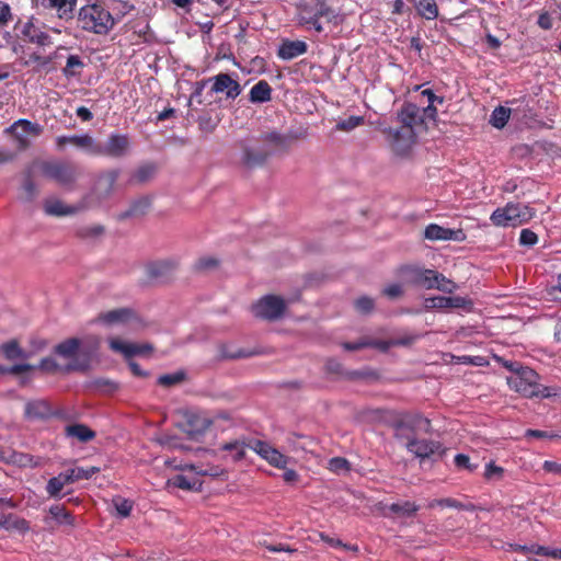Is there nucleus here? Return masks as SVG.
<instances>
[{
	"instance_id": "412c9836",
	"label": "nucleus",
	"mask_w": 561,
	"mask_h": 561,
	"mask_svg": "<svg viewBox=\"0 0 561 561\" xmlns=\"http://www.w3.org/2000/svg\"><path fill=\"white\" fill-rule=\"evenodd\" d=\"M425 305L427 308H436V309H465L471 306V301L465 297H444L437 296L427 298L425 300Z\"/></svg>"
},
{
	"instance_id": "7c9ffc66",
	"label": "nucleus",
	"mask_w": 561,
	"mask_h": 561,
	"mask_svg": "<svg viewBox=\"0 0 561 561\" xmlns=\"http://www.w3.org/2000/svg\"><path fill=\"white\" fill-rule=\"evenodd\" d=\"M81 341L77 337L68 339L55 347V353L64 358H72L79 351Z\"/></svg>"
},
{
	"instance_id": "8fccbe9b",
	"label": "nucleus",
	"mask_w": 561,
	"mask_h": 561,
	"mask_svg": "<svg viewBox=\"0 0 561 561\" xmlns=\"http://www.w3.org/2000/svg\"><path fill=\"white\" fill-rule=\"evenodd\" d=\"M355 308L360 313H369L375 307V301L370 297L363 296L355 300Z\"/></svg>"
},
{
	"instance_id": "1a4fd4ad",
	"label": "nucleus",
	"mask_w": 561,
	"mask_h": 561,
	"mask_svg": "<svg viewBox=\"0 0 561 561\" xmlns=\"http://www.w3.org/2000/svg\"><path fill=\"white\" fill-rule=\"evenodd\" d=\"M392 150L399 154L405 153L415 141V131L401 125L398 128L389 127L383 130Z\"/></svg>"
},
{
	"instance_id": "f03ea898",
	"label": "nucleus",
	"mask_w": 561,
	"mask_h": 561,
	"mask_svg": "<svg viewBox=\"0 0 561 561\" xmlns=\"http://www.w3.org/2000/svg\"><path fill=\"white\" fill-rule=\"evenodd\" d=\"M78 21L84 31L100 35L107 34L115 24L110 11L99 3L82 7L79 11Z\"/></svg>"
},
{
	"instance_id": "5701e85b",
	"label": "nucleus",
	"mask_w": 561,
	"mask_h": 561,
	"mask_svg": "<svg viewBox=\"0 0 561 561\" xmlns=\"http://www.w3.org/2000/svg\"><path fill=\"white\" fill-rule=\"evenodd\" d=\"M307 44L304 41H283L278 47L277 56L283 60H291L307 51Z\"/></svg>"
},
{
	"instance_id": "a19ab883",
	"label": "nucleus",
	"mask_w": 561,
	"mask_h": 561,
	"mask_svg": "<svg viewBox=\"0 0 561 561\" xmlns=\"http://www.w3.org/2000/svg\"><path fill=\"white\" fill-rule=\"evenodd\" d=\"M65 485H67V482H65L62 477L58 474L57 477H53L48 480L46 484V492L49 495V497L60 499L61 491Z\"/></svg>"
},
{
	"instance_id": "338daca9",
	"label": "nucleus",
	"mask_w": 561,
	"mask_h": 561,
	"mask_svg": "<svg viewBox=\"0 0 561 561\" xmlns=\"http://www.w3.org/2000/svg\"><path fill=\"white\" fill-rule=\"evenodd\" d=\"M12 18L11 8L7 2L0 1V24H7Z\"/></svg>"
},
{
	"instance_id": "a878e982",
	"label": "nucleus",
	"mask_w": 561,
	"mask_h": 561,
	"mask_svg": "<svg viewBox=\"0 0 561 561\" xmlns=\"http://www.w3.org/2000/svg\"><path fill=\"white\" fill-rule=\"evenodd\" d=\"M0 528L5 530H16L21 534H25L30 530V525L24 518L8 514L0 516Z\"/></svg>"
},
{
	"instance_id": "2f4dec72",
	"label": "nucleus",
	"mask_w": 561,
	"mask_h": 561,
	"mask_svg": "<svg viewBox=\"0 0 561 561\" xmlns=\"http://www.w3.org/2000/svg\"><path fill=\"white\" fill-rule=\"evenodd\" d=\"M417 13L426 20H435L438 16V8L435 0H414Z\"/></svg>"
},
{
	"instance_id": "aec40b11",
	"label": "nucleus",
	"mask_w": 561,
	"mask_h": 561,
	"mask_svg": "<svg viewBox=\"0 0 561 561\" xmlns=\"http://www.w3.org/2000/svg\"><path fill=\"white\" fill-rule=\"evenodd\" d=\"M424 237L428 240L463 241L466 239V234L461 229L454 230L436 224H431L425 228Z\"/></svg>"
},
{
	"instance_id": "c03bdc74",
	"label": "nucleus",
	"mask_w": 561,
	"mask_h": 561,
	"mask_svg": "<svg viewBox=\"0 0 561 561\" xmlns=\"http://www.w3.org/2000/svg\"><path fill=\"white\" fill-rule=\"evenodd\" d=\"M363 124H364L363 116H350L345 119H341L340 122H337L335 128H336V130H340V131H351Z\"/></svg>"
},
{
	"instance_id": "cd10ccee",
	"label": "nucleus",
	"mask_w": 561,
	"mask_h": 561,
	"mask_svg": "<svg viewBox=\"0 0 561 561\" xmlns=\"http://www.w3.org/2000/svg\"><path fill=\"white\" fill-rule=\"evenodd\" d=\"M272 88L267 81L261 80L250 90V101L252 103H265L271 100Z\"/></svg>"
},
{
	"instance_id": "49530a36",
	"label": "nucleus",
	"mask_w": 561,
	"mask_h": 561,
	"mask_svg": "<svg viewBox=\"0 0 561 561\" xmlns=\"http://www.w3.org/2000/svg\"><path fill=\"white\" fill-rule=\"evenodd\" d=\"M484 479L488 481H500L504 477V469L493 461L485 465Z\"/></svg>"
},
{
	"instance_id": "3c124183",
	"label": "nucleus",
	"mask_w": 561,
	"mask_h": 561,
	"mask_svg": "<svg viewBox=\"0 0 561 561\" xmlns=\"http://www.w3.org/2000/svg\"><path fill=\"white\" fill-rule=\"evenodd\" d=\"M317 18H324L327 21H332L335 18L334 11L322 1H316Z\"/></svg>"
},
{
	"instance_id": "f3484780",
	"label": "nucleus",
	"mask_w": 561,
	"mask_h": 561,
	"mask_svg": "<svg viewBox=\"0 0 561 561\" xmlns=\"http://www.w3.org/2000/svg\"><path fill=\"white\" fill-rule=\"evenodd\" d=\"M21 34L24 39L38 46H49L53 44L50 36L35 24L34 18H31L22 25Z\"/></svg>"
},
{
	"instance_id": "6e6d98bb",
	"label": "nucleus",
	"mask_w": 561,
	"mask_h": 561,
	"mask_svg": "<svg viewBox=\"0 0 561 561\" xmlns=\"http://www.w3.org/2000/svg\"><path fill=\"white\" fill-rule=\"evenodd\" d=\"M455 465L457 468L466 469L469 472H473L478 468L477 465H472L470 462V458L465 454H458L455 456Z\"/></svg>"
},
{
	"instance_id": "4468645a",
	"label": "nucleus",
	"mask_w": 561,
	"mask_h": 561,
	"mask_svg": "<svg viewBox=\"0 0 561 561\" xmlns=\"http://www.w3.org/2000/svg\"><path fill=\"white\" fill-rule=\"evenodd\" d=\"M211 425V421L196 412H185L181 427L191 438L203 435Z\"/></svg>"
},
{
	"instance_id": "9b49d317",
	"label": "nucleus",
	"mask_w": 561,
	"mask_h": 561,
	"mask_svg": "<svg viewBox=\"0 0 561 561\" xmlns=\"http://www.w3.org/2000/svg\"><path fill=\"white\" fill-rule=\"evenodd\" d=\"M400 439L405 440V448L417 458H428L440 449V443L432 439H419L410 434L400 433Z\"/></svg>"
},
{
	"instance_id": "864d4df0",
	"label": "nucleus",
	"mask_w": 561,
	"mask_h": 561,
	"mask_svg": "<svg viewBox=\"0 0 561 561\" xmlns=\"http://www.w3.org/2000/svg\"><path fill=\"white\" fill-rule=\"evenodd\" d=\"M329 469L334 473L347 471L350 469L348 461L342 457H334L329 461Z\"/></svg>"
},
{
	"instance_id": "680f3d73",
	"label": "nucleus",
	"mask_w": 561,
	"mask_h": 561,
	"mask_svg": "<svg viewBox=\"0 0 561 561\" xmlns=\"http://www.w3.org/2000/svg\"><path fill=\"white\" fill-rule=\"evenodd\" d=\"M517 550L523 552H530L538 556H547L548 553V547L539 546V545H531V546H518Z\"/></svg>"
},
{
	"instance_id": "5fc2aeb1",
	"label": "nucleus",
	"mask_w": 561,
	"mask_h": 561,
	"mask_svg": "<svg viewBox=\"0 0 561 561\" xmlns=\"http://www.w3.org/2000/svg\"><path fill=\"white\" fill-rule=\"evenodd\" d=\"M172 484L182 490H195L197 489V482L191 481L185 476L179 474L172 480Z\"/></svg>"
},
{
	"instance_id": "dca6fc26",
	"label": "nucleus",
	"mask_w": 561,
	"mask_h": 561,
	"mask_svg": "<svg viewBox=\"0 0 561 561\" xmlns=\"http://www.w3.org/2000/svg\"><path fill=\"white\" fill-rule=\"evenodd\" d=\"M37 5L44 9L56 11L61 20H71L73 18L77 0H33Z\"/></svg>"
},
{
	"instance_id": "13d9d810",
	"label": "nucleus",
	"mask_w": 561,
	"mask_h": 561,
	"mask_svg": "<svg viewBox=\"0 0 561 561\" xmlns=\"http://www.w3.org/2000/svg\"><path fill=\"white\" fill-rule=\"evenodd\" d=\"M537 241H538V237L534 231H531L529 229H523L520 231L519 243L522 245L533 247L537 243Z\"/></svg>"
},
{
	"instance_id": "4c0bfd02",
	"label": "nucleus",
	"mask_w": 561,
	"mask_h": 561,
	"mask_svg": "<svg viewBox=\"0 0 561 561\" xmlns=\"http://www.w3.org/2000/svg\"><path fill=\"white\" fill-rule=\"evenodd\" d=\"M181 469H187L196 472L197 474L209 477H220L225 473V470L218 466H207L204 468L203 466H197L194 463H185L184 466L181 467Z\"/></svg>"
},
{
	"instance_id": "72a5a7b5",
	"label": "nucleus",
	"mask_w": 561,
	"mask_h": 561,
	"mask_svg": "<svg viewBox=\"0 0 561 561\" xmlns=\"http://www.w3.org/2000/svg\"><path fill=\"white\" fill-rule=\"evenodd\" d=\"M314 18H317L316 1L299 4L297 14L299 24L307 25L309 22H314Z\"/></svg>"
},
{
	"instance_id": "7ed1b4c3",
	"label": "nucleus",
	"mask_w": 561,
	"mask_h": 561,
	"mask_svg": "<svg viewBox=\"0 0 561 561\" xmlns=\"http://www.w3.org/2000/svg\"><path fill=\"white\" fill-rule=\"evenodd\" d=\"M536 211L529 205L523 203H508L504 207L496 208L490 220L497 227H517L534 218Z\"/></svg>"
},
{
	"instance_id": "9d476101",
	"label": "nucleus",
	"mask_w": 561,
	"mask_h": 561,
	"mask_svg": "<svg viewBox=\"0 0 561 561\" xmlns=\"http://www.w3.org/2000/svg\"><path fill=\"white\" fill-rule=\"evenodd\" d=\"M42 174L60 185H70L76 180V169L64 162H44L41 165Z\"/></svg>"
},
{
	"instance_id": "bb28decb",
	"label": "nucleus",
	"mask_w": 561,
	"mask_h": 561,
	"mask_svg": "<svg viewBox=\"0 0 561 561\" xmlns=\"http://www.w3.org/2000/svg\"><path fill=\"white\" fill-rule=\"evenodd\" d=\"M0 355L8 360L27 359L30 357L28 353L23 351L15 340L1 344Z\"/></svg>"
},
{
	"instance_id": "ea45409f",
	"label": "nucleus",
	"mask_w": 561,
	"mask_h": 561,
	"mask_svg": "<svg viewBox=\"0 0 561 561\" xmlns=\"http://www.w3.org/2000/svg\"><path fill=\"white\" fill-rule=\"evenodd\" d=\"M49 514L60 525L72 526L75 523L73 516L61 505L50 506Z\"/></svg>"
},
{
	"instance_id": "39448f33",
	"label": "nucleus",
	"mask_w": 561,
	"mask_h": 561,
	"mask_svg": "<svg viewBox=\"0 0 561 561\" xmlns=\"http://www.w3.org/2000/svg\"><path fill=\"white\" fill-rule=\"evenodd\" d=\"M431 431V421L419 413L407 414L396 423V435L398 438H400V433H407L412 437H416L419 434H430Z\"/></svg>"
},
{
	"instance_id": "774afa93",
	"label": "nucleus",
	"mask_w": 561,
	"mask_h": 561,
	"mask_svg": "<svg viewBox=\"0 0 561 561\" xmlns=\"http://www.w3.org/2000/svg\"><path fill=\"white\" fill-rule=\"evenodd\" d=\"M542 469L547 472L561 476V463L557 461L546 460L542 463Z\"/></svg>"
},
{
	"instance_id": "393cba45",
	"label": "nucleus",
	"mask_w": 561,
	"mask_h": 561,
	"mask_svg": "<svg viewBox=\"0 0 561 561\" xmlns=\"http://www.w3.org/2000/svg\"><path fill=\"white\" fill-rule=\"evenodd\" d=\"M271 151L265 149L245 148L242 153V163L248 168L262 165L271 156Z\"/></svg>"
},
{
	"instance_id": "423d86ee",
	"label": "nucleus",
	"mask_w": 561,
	"mask_h": 561,
	"mask_svg": "<svg viewBox=\"0 0 561 561\" xmlns=\"http://www.w3.org/2000/svg\"><path fill=\"white\" fill-rule=\"evenodd\" d=\"M414 282L416 285L426 289H438L444 293H453L457 285L443 274L433 270H421L415 274Z\"/></svg>"
},
{
	"instance_id": "58836bf2",
	"label": "nucleus",
	"mask_w": 561,
	"mask_h": 561,
	"mask_svg": "<svg viewBox=\"0 0 561 561\" xmlns=\"http://www.w3.org/2000/svg\"><path fill=\"white\" fill-rule=\"evenodd\" d=\"M247 447H249V444H244L241 440H233L224 444L221 449L231 453V459L233 461H239L244 458Z\"/></svg>"
},
{
	"instance_id": "69168bd1",
	"label": "nucleus",
	"mask_w": 561,
	"mask_h": 561,
	"mask_svg": "<svg viewBox=\"0 0 561 561\" xmlns=\"http://www.w3.org/2000/svg\"><path fill=\"white\" fill-rule=\"evenodd\" d=\"M300 436L296 435V434H293L290 436L287 437V444L290 448V450L293 451H298V450H306L307 449V446L305 444H300Z\"/></svg>"
},
{
	"instance_id": "f257e3e1",
	"label": "nucleus",
	"mask_w": 561,
	"mask_h": 561,
	"mask_svg": "<svg viewBox=\"0 0 561 561\" xmlns=\"http://www.w3.org/2000/svg\"><path fill=\"white\" fill-rule=\"evenodd\" d=\"M538 374L529 367H519L507 377V383L511 389L520 393L525 398H554L561 399V389L556 386L543 387L538 382Z\"/></svg>"
},
{
	"instance_id": "4d7b16f0",
	"label": "nucleus",
	"mask_w": 561,
	"mask_h": 561,
	"mask_svg": "<svg viewBox=\"0 0 561 561\" xmlns=\"http://www.w3.org/2000/svg\"><path fill=\"white\" fill-rule=\"evenodd\" d=\"M376 345H377V343H375L373 341H369L367 339H360L357 342H345L342 344V347L345 351H357V350H362L364 347L376 346Z\"/></svg>"
},
{
	"instance_id": "c9c22d12",
	"label": "nucleus",
	"mask_w": 561,
	"mask_h": 561,
	"mask_svg": "<svg viewBox=\"0 0 561 561\" xmlns=\"http://www.w3.org/2000/svg\"><path fill=\"white\" fill-rule=\"evenodd\" d=\"M436 506L449 507V508H456V510H465V511H473L474 510V506L472 504L466 505V504H462L461 502H459L455 499H451V497L433 500V501L428 502V504H427L428 508H434Z\"/></svg>"
},
{
	"instance_id": "4be33fe9",
	"label": "nucleus",
	"mask_w": 561,
	"mask_h": 561,
	"mask_svg": "<svg viewBox=\"0 0 561 561\" xmlns=\"http://www.w3.org/2000/svg\"><path fill=\"white\" fill-rule=\"evenodd\" d=\"M136 320L137 317L131 309L119 308L101 313L95 321L106 325H113L118 323H129Z\"/></svg>"
},
{
	"instance_id": "09e8293b",
	"label": "nucleus",
	"mask_w": 561,
	"mask_h": 561,
	"mask_svg": "<svg viewBox=\"0 0 561 561\" xmlns=\"http://www.w3.org/2000/svg\"><path fill=\"white\" fill-rule=\"evenodd\" d=\"M185 375L182 371H176L173 374L162 375L158 378V383L164 387H170L181 382L184 379Z\"/></svg>"
},
{
	"instance_id": "473e14b6",
	"label": "nucleus",
	"mask_w": 561,
	"mask_h": 561,
	"mask_svg": "<svg viewBox=\"0 0 561 561\" xmlns=\"http://www.w3.org/2000/svg\"><path fill=\"white\" fill-rule=\"evenodd\" d=\"M44 208L45 213L51 216H66L76 211L75 207L67 206L58 199L46 201Z\"/></svg>"
},
{
	"instance_id": "052dcab7",
	"label": "nucleus",
	"mask_w": 561,
	"mask_h": 561,
	"mask_svg": "<svg viewBox=\"0 0 561 561\" xmlns=\"http://www.w3.org/2000/svg\"><path fill=\"white\" fill-rule=\"evenodd\" d=\"M382 293L391 299L398 298L403 294L402 285L398 283L390 284L383 288Z\"/></svg>"
},
{
	"instance_id": "c85d7f7f",
	"label": "nucleus",
	"mask_w": 561,
	"mask_h": 561,
	"mask_svg": "<svg viewBox=\"0 0 561 561\" xmlns=\"http://www.w3.org/2000/svg\"><path fill=\"white\" fill-rule=\"evenodd\" d=\"M51 409L44 400H36L27 402L25 405V414L33 419H43L50 415Z\"/></svg>"
},
{
	"instance_id": "e2e57ef3",
	"label": "nucleus",
	"mask_w": 561,
	"mask_h": 561,
	"mask_svg": "<svg viewBox=\"0 0 561 561\" xmlns=\"http://www.w3.org/2000/svg\"><path fill=\"white\" fill-rule=\"evenodd\" d=\"M100 471L99 467H77V474H78V481L83 479H90L93 474L98 473Z\"/></svg>"
},
{
	"instance_id": "f8f14e48",
	"label": "nucleus",
	"mask_w": 561,
	"mask_h": 561,
	"mask_svg": "<svg viewBox=\"0 0 561 561\" xmlns=\"http://www.w3.org/2000/svg\"><path fill=\"white\" fill-rule=\"evenodd\" d=\"M56 145L59 149H64L67 145L75 146L88 154L95 156L100 152L99 142L89 134L58 136Z\"/></svg>"
},
{
	"instance_id": "20e7f679",
	"label": "nucleus",
	"mask_w": 561,
	"mask_h": 561,
	"mask_svg": "<svg viewBox=\"0 0 561 561\" xmlns=\"http://www.w3.org/2000/svg\"><path fill=\"white\" fill-rule=\"evenodd\" d=\"M43 127L25 118L15 121L12 125L4 129V133L12 137L13 146L16 152H21L28 148L31 138L42 134Z\"/></svg>"
},
{
	"instance_id": "a211bd4d",
	"label": "nucleus",
	"mask_w": 561,
	"mask_h": 561,
	"mask_svg": "<svg viewBox=\"0 0 561 561\" xmlns=\"http://www.w3.org/2000/svg\"><path fill=\"white\" fill-rule=\"evenodd\" d=\"M108 344L113 352L122 354L125 358L146 354L152 350L150 344L139 345L135 343H128L119 339H110Z\"/></svg>"
},
{
	"instance_id": "a18cd8bd",
	"label": "nucleus",
	"mask_w": 561,
	"mask_h": 561,
	"mask_svg": "<svg viewBox=\"0 0 561 561\" xmlns=\"http://www.w3.org/2000/svg\"><path fill=\"white\" fill-rule=\"evenodd\" d=\"M262 140L274 145L276 148L284 149L288 147L287 137L277 131L266 133L262 136Z\"/></svg>"
},
{
	"instance_id": "0eeeda50",
	"label": "nucleus",
	"mask_w": 561,
	"mask_h": 561,
	"mask_svg": "<svg viewBox=\"0 0 561 561\" xmlns=\"http://www.w3.org/2000/svg\"><path fill=\"white\" fill-rule=\"evenodd\" d=\"M286 304L283 298L275 295H266L253 306V312L262 319L277 320L283 316Z\"/></svg>"
},
{
	"instance_id": "603ef678",
	"label": "nucleus",
	"mask_w": 561,
	"mask_h": 561,
	"mask_svg": "<svg viewBox=\"0 0 561 561\" xmlns=\"http://www.w3.org/2000/svg\"><path fill=\"white\" fill-rule=\"evenodd\" d=\"M81 67H83V62L81 61L80 57L77 55H70L67 58L66 67L64 68V73L67 77H72L76 75L72 69Z\"/></svg>"
},
{
	"instance_id": "0e129e2a",
	"label": "nucleus",
	"mask_w": 561,
	"mask_h": 561,
	"mask_svg": "<svg viewBox=\"0 0 561 561\" xmlns=\"http://www.w3.org/2000/svg\"><path fill=\"white\" fill-rule=\"evenodd\" d=\"M208 82L209 81H207V80H202V81L194 83V90H193V93L191 95L188 103H191L193 100H197L198 103H202V101L199 99H201L203 91Z\"/></svg>"
},
{
	"instance_id": "e433bc0d",
	"label": "nucleus",
	"mask_w": 561,
	"mask_h": 561,
	"mask_svg": "<svg viewBox=\"0 0 561 561\" xmlns=\"http://www.w3.org/2000/svg\"><path fill=\"white\" fill-rule=\"evenodd\" d=\"M156 172L157 167L154 164H142L134 172L131 181L136 183H146L154 176Z\"/></svg>"
},
{
	"instance_id": "de8ad7c7",
	"label": "nucleus",
	"mask_w": 561,
	"mask_h": 561,
	"mask_svg": "<svg viewBox=\"0 0 561 561\" xmlns=\"http://www.w3.org/2000/svg\"><path fill=\"white\" fill-rule=\"evenodd\" d=\"M113 504L115 506V510L117 512V514L121 516V517H127L129 516L130 512H131V508H133V502L127 500V499H123V497H116L113 500Z\"/></svg>"
},
{
	"instance_id": "f704fd0d",
	"label": "nucleus",
	"mask_w": 561,
	"mask_h": 561,
	"mask_svg": "<svg viewBox=\"0 0 561 561\" xmlns=\"http://www.w3.org/2000/svg\"><path fill=\"white\" fill-rule=\"evenodd\" d=\"M510 116L511 108L500 105L493 110L490 124L497 129H502L507 124Z\"/></svg>"
},
{
	"instance_id": "c756f323",
	"label": "nucleus",
	"mask_w": 561,
	"mask_h": 561,
	"mask_svg": "<svg viewBox=\"0 0 561 561\" xmlns=\"http://www.w3.org/2000/svg\"><path fill=\"white\" fill-rule=\"evenodd\" d=\"M68 437L77 438L81 443H87L95 437V433L84 424H73L66 427Z\"/></svg>"
},
{
	"instance_id": "6e6552de",
	"label": "nucleus",
	"mask_w": 561,
	"mask_h": 561,
	"mask_svg": "<svg viewBox=\"0 0 561 561\" xmlns=\"http://www.w3.org/2000/svg\"><path fill=\"white\" fill-rule=\"evenodd\" d=\"M249 448L277 469H286L290 460L289 457L285 456L278 449L264 440L252 439L249 442Z\"/></svg>"
},
{
	"instance_id": "bf43d9fd",
	"label": "nucleus",
	"mask_w": 561,
	"mask_h": 561,
	"mask_svg": "<svg viewBox=\"0 0 561 561\" xmlns=\"http://www.w3.org/2000/svg\"><path fill=\"white\" fill-rule=\"evenodd\" d=\"M104 233V227L101 225L84 227L79 234L82 238H98Z\"/></svg>"
},
{
	"instance_id": "6ab92c4d",
	"label": "nucleus",
	"mask_w": 561,
	"mask_h": 561,
	"mask_svg": "<svg viewBox=\"0 0 561 561\" xmlns=\"http://www.w3.org/2000/svg\"><path fill=\"white\" fill-rule=\"evenodd\" d=\"M421 107L414 103H405L397 115L398 122L414 130L416 127L422 126L424 121L421 116Z\"/></svg>"
},
{
	"instance_id": "79ce46f5",
	"label": "nucleus",
	"mask_w": 561,
	"mask_h": 561,
	"mask_svg": "<svg viewBox=\"0 0 561 561\" xmlns=\"http://www.w3.org/2000/svg\"><path fill=\"white\" fill-rule=\"evenodd\" d=\"M150 202L148 198H140L131 204L129 209L123 214L119 215L121 219H125L127 217L131 216H139L146 213V210L149 208Z\"/></svg>"
},
{
	"instance_id": "ddd939ff",
	"label": "nucleus",
	"mask_w": 561,
	"mask_h": 561,
	"mask_svg": "<svg viewBox=\"0 0 561 561\" xmlns=\"http://www.w3.org/2000/svg\"><path fill=\"white\" fill-rule=\"evenodd\" d=\"M129 148L130 141L127 135L112 134L104 146L99 144L100 152L95 156L122 158L128 153Z\"/></svg>"
},
{
	"instance_id": "2eb2a0df",
	"label": "nucleus",
	"mask_w": 561,
	"mask_h": 561,
	"mask_svg": "<svg viewBox=\"0 0 561 561\" xmlns=\"http://www.w3.org/2000/svg\"><path fill=\"white\" fill-rule=\"evenodd\" d=\"M207 81H213L211 91L214 93H225L227 99L234 100L241 93L239 82L232 79L228 73H218L217 76L207 79Z\"/></svg>"
},
{
	"instance_id": "37998d69",
	"label": "nucleus",
	"mask_w": 561,
	"mask_h": 561,
	"mask_svg": "<svg viewBox=\"0 0 561 561\" xmlns=\"http://www.w3.org/2000/svg\"><path fill=\"white\" fill-rule=\"evenodd\" d=\"M118 175H119L118 170L107 171L99 178L98 185L104 186L106 194H108L113 190V187L118 179Z\"/></svg>"
},
{
	"instance_id": "b1692460",
	"label": "nucleus",
	"mask_w": 561,
	"mask_h": 561,
	"mask_svg": "<svg viewBox=\"0 0 561 561\" xmlns=\"http://www.w3.org/2000/svg\"><path fill=\"white\" fill-rule=\"evenodd\" d=\"M387 510L389 511V513H386V516L402 518L414 516L420 510V506L411 501H402L388 505Z\"/></svg>"
}]
</instances>
